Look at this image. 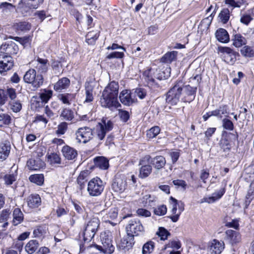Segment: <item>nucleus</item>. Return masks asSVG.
Returning a JSON list of instances; mask_svg holds the SVG:
<instances>
[{"instance_id":"1","label":"nucleus","mask_w":254,"mask_h":254,"mask_svg":"<svg viewBox=\"0 0 254 254\" xmlns=\"http://www.w3.org/2000/svg\"><path fill=\"white\" fill-rule=\"evenodd\" d=\"M100 221L98 218L93 217L85 223L81 234L83 240L86 243L90 242L98 231Z\"/></svg>"},{"instance_id":"2","label":"nucleus","mask_w":254,"mask_h":254,"mask_svg":"<svg viewBox=\"0 0 254 254\" xmlns=\"http://www.w3.org/2000/svg\"><path fill=\"white\" fill-rule=\"evenodd\" d=\"M184 82L182 80H177L174 85L168 91L166 94V102L171 105H176L182 98Z\"/></svg>"},{"instance_id":"3","label":"nucleus","mask_w":254,"mask_h":254,"mask_svg":"<svg viewBox=\"0 0 254 254\" xmlns=\"http://www.w3.org/2000/svg\"><path fill=\"white\" fill-rule=\"evenodd\" d=\"M184 82L182 80H177L174 85L168 91L166 94V102L171 105H176L182 98Z\"/></svg>"},{"instance_id":"4","label":"nucleus","mask_w":254,"mask_h":254,"mask_svg":"<svg viewBox=\"0 0 254 254\" xmlns=\"http://www.w3.org/2000/svg\"><path fill=\"white\" fill-rule=\"evenodd\" d=\"M113 128V123L111 120L103 118L101 122L98 123L94 128L93 133L99 140H103L107 132Z\"/></svg>"},{"instance_id":"5","label":"nucleus","mask_w":254,"mask_h":254,"mask_svg":"<svg viewBox=\"0 0 254 254\" xmlns=\"http://www.w3.org/2000/svg\"><path fill=\"white\" fill-rule=\"evenodd\" d=\"M105 183L99 177L91 179L87 184V191L91 196H99L103 192Z\"/></svg>"},{"instance_id":"6","label":"nucleus","mask_w":254,"mask_h":254,"mask_svg":"<svg viewBox=\"0 0 254 254\" xmlns=\"http://www.w3.org/2000/svg\"><path fill=\"white\" fill-rule=\"evenodd\" d=\"M24 81L30 84L34 90L37 89L42 85L44 78L42 75L37 74L34 69H30L25 73L23 77Z\"/></svg>"},{"instance_id":"7","label":"nucleus","mask_w":254,"mask_h":254,"mask_svg":"<svg viewBox=\"0 0 254 254\" xmlns=\"http://www.w3.org/2000/svg\"><path fill=\"white\" fill-rule=\"evenodd\" d=\"M100 239L102 245L94 244L93 247L104 254H112L114 252L115 248L113 245L111 237L106 232H103L100 234Z\"/></svg>"},{"instance_id":"8","label":"nucleus","mask_w":254,"mask_h":254,"mask_svg":"<svg viewBox=\"0 0 254 254\" xmlns=\"http://www.w3.org/2000/svg\"><path fill=\"white\" fill-rule=\"evenodd\" d=\"M164 74L163 72H160V71H158L157 69L147 67L143 72V76L149 86L155 85L158 87V85L155 84V78L159 80L165 79L168 76L165 75Z\"/></svg>"},{"instance_id":"9","label":"nucleus","mask_w":254,"mask_h":254,"mask_svg":"<svg viewBox=\"0 0 254 254\" xmlns=\"http://www.w3.org/2000/svg\"><path fill=\"white\" fill-rule=\"evenodd\" d=\"M76 139L78 142L86 143L89 142L93 136V130L88 127H81L75 132Z\"/></svg>"},{"instance_id":"10","label":"nucleus","mask_w":254,"mask_h":254,"mask_svg":"<svg viewBox=\"0 0 254 254\" xmlns=\"http://www.w3.org/2000/svg\"><path fill=\"white\" fill-rule=\"evenodd\" d=\"M127 233L134 236L142 234L144 232V227L139 220L137 219L130 220L126 227Z\"/></svg>"},{"instance_id":"11","label":"nucleus","mask_w":254,"mask_h":254,"mask_svg":"<svg viewBox=\"0 0 254 254\" xmlns=\"http://www.w3.org/2000/svg\"><path fill=\"white\" fill-rule=\"evenodd\" d=\"M151 157L146 155L143 157L139 161V165L141 166L139 169V177L142 179L147 177L152 172V167L148 165Z\"/></svg>"},{"instance_id":"12","label":"nucleus","mask_w":254,"mask_h":254,"mask_svg":"<svg viewBox=\"0 0 254 254\" xmlns=\"http://www.w3.org/2000/svg\"><path fill=\"white\" fill-rule=\"evenodd\" d=\"M100 102L102 107L109 109L117 108L121 106L117 97L104 93H102Z\"/></svg>"},{"instance_id":"13","label":"nucleus","mask_w":254,"mask_h":254,"mask_svg":"<svg viewBox=\"0 0 254 254\" xmlns=\"http://www.w3.org/2000/svg\"><path fill=\"white\" fill-rule=\"evenodd\" d=\"M196 89V87H192L189 85H184L181 98L182 101L190 103L193 101L195 98Z\"/></svg>"},{"instance_id":"14","label":"nucleus","mask_w":254,"mask_h":254,"mask_svg":"<svg viewBox=\"0 0 254 254\" xmlns=\"http://www.w3.org/2000/svg\"><path fill=\"white\" fill-rule=\"evenodd\" d=\"M19 51L18 46L13 42L10 41L2 44L0 47V52L1 54L8 56L16 55Z\"/></svg>"},{"instance_id":"15","label":"nucleus","mask_w":254,"mask_h":254,"mask_svg":"<svg viewBox=\"0 0 254 254\" xmlns=\"http://www.w3.org/2000/svg\"><path fill=\"white\" fill-rule=\"evenodd\" d=\"M14 65L11 57L4 54H0V73L5 72L10 70Z\"/></svg>"},{"instance_id":"16","label":"nucleus","mask_w":254,"mask_h":254,"mask_svg":"<svg viewBox=\"0 0 254 254\" xmlns=\"http://www.w3.org/2000/svg\"><path fill=\"white\" fill-rule=\"evenodd\" d=\"M241 240V235L238 232L231 229H228L225 231L224 240L231 245L239 243Z\"/></svg>"},{"instance_id":"17","label":"nucleus","mask_w":254,"mask_h":254,"mask_svg":"<svg viewBox=\"0 0 254 254\" xmlns=\"http://www.w3.org/2000/svg\"><path fill=\"white\" fill-rule=\"evenodd\" d=\"M224 248V242L215 239L209 243L208 247L209 251L211 254H221Z\"/></svg>"},{"instance_id":"18","label":"nucleus","mask_w":254,"mask_h":254,"mask_svg":"<svg viewBox=\"0 0 254 254\" xmlns=\"http://www.w3.org/2000/svg\"><path fill=\"white\" fill-rule=\"evenodd\" d=\"M119 99L121 103L126 106H130L136 101L132 93L128 90H124L120 94Z\"/></svg>"},{"instance_id":"19","label":"nucleus","mask_w":254,"mask_h":254,"mask_svg":"<svg viewBox=\"0 0 254 254\" xmlns=\"http://www.w3.org/2000/svg\"><path fill=\"white\" fill-rule=\"evenodd\" d=\"M220 51L223 53V57L226 62L231 64L235 63L238 53L229 47H222L220 49Z\"/></svg>"},{"instance_id":"20","label":"nucleus","mask_w":254,"mask_h":254,"mask_svg":"<svg viewBox=\"0 0 254 254\" xmlns=\"http://www.w3.org/2000/svg\"><path fill=\"white\" fill-rule=\"evenodd\" d=\"M134 244V235L127 234L121 239L118 245V247L121 250H129Z\"/></svg>"},{"instance_id":"21","label":"nucleus","mask_w":254,"mask_h":254,"mask_svg":"<svg viewBox=\"0 0 254 254\" xmlns=\"http://www.w3.org/2000/svg\"><path fill=\"white\" fill-rule=\"evenodd\" d=\"M62 152L65 159L68 160H73L77 156V151L74 148L68 145L63 147Z\"/></svg>"},{"instance_id":"22","label":"nucleus","mask_w":254,"mask_h":254,"mask_svg":"<svg viewBox=\"0 0 254 254\" xmlns=\"http://www.w3.org/2000/svg\"><path fill=\"white\" fill-rule=\"evenodd\" d=\"M126 181L120 178H116L112 183V189L115 192L122 193L126 190Z\"/></svg>"},{"instance_id":"23","label":"nucleus","mask_w":254,"mask_h":254,"mask_svg":"<svg viewBox=\"0 0 254 254\" xmlns=\"http://www.w3.org/2000/svg\"><path fill=\"white\" fill-rule=\"evenodd\" d=\"M119 88L118 83L115 81H112L108 84L102 93H106L117 98Z\"/></svg>"},{"instance_id":"24","label":"nucleus","mask_w":254,"mask_h":254,"mask_svg":"<svg viewBox=\"0 0 254 254\" xmlns=\"http://www.w3.org/2000/svg\"><path fill=\"white\" fill-rule=\"evenodd\" d=\"M225 192V188H223L218 191H217L212 194V196L209 197H205L201 199V202H207L208 203L214 202L217 200L220 199Z\"/></svg>"},{"instance_id":"25","label":"nucleus","mask_w":254,"mask_h":254,"mask_svg":"<svg viewBox=\"0 0 254 254\" xmlns=\"http://www.w3.org/2000/svg\"><path fill=\"white\" fill-rule=\"evenodd\" d=\"M45 166V163L40 159L36 160L30 159L27 162V167L31 170H39Z\"/></svg>"},{"instance_id":"26","label":"nucleus","mask_w":254,"mask_h":254,"mask_svg":"<svg viewBox=\"0 0 254 254\" xmlns=\"http://www.w3.org/2000/svg\"><path fill=\"white\" fill-rule=\"evenodd\" d=\"M166 162V159L163 156H156L153 158H151L149 163H150L156 169L160 170L165 166Z\"/></svg>"},{"instance_id":"27","label":"nucleus","mask_w":254,"mask_h":254,"mask_svg":"<svg viewBox=\"0 0 254 254\" xmlns=\"http://www.w3.org/2000/svg\"><path fill=\"white\" fill-rule=\"evenodd\" d=\"M11 146L9 142H5L0 143V159L1 160H5L8 156Z\"/></svg>"},{"instance_id":"28","label":"nucleus","mask_w":254,"mask_h":254,"mask_svg":"<svg viewBox=\"0 0 254 254\" xmlns=\"http://www.w3.org/2000/svg\"><path fill=\"white\" fill-rule=\"evenodd\" d=\"M27 204L29 207L37 208L41 205V199L39 194H32L27 199Z\"/></svg>"},{"instance_id":"29","label":"nucleus","mask_w":254,"mask_h":254,"mask_svg":"<svg viewBox=\"0 0 254 254\" xmlns=\"http://www.w3.org/2000/svg\"><path fill=\"white\" fill-rule=\"evenodd\" d=\"M103 214V219L106 222H110V219L113 220L117 218L118 216V209L116 207H112L109 210H106L102 211Z\"/></svg>"},{"instance_id":"30","label":"nucleus","mask_w":254,"mask_h":254,"mask_svg":"<svg viewBox=\"0 0 254 254\" xmlns=\"http://www.w3.org/2000/svg\"><path fill=\"white\" fill-rule=\"evenodd\" d=\"M94 165L100 169L106 170L109 167V161L103 156L96 157L94 159Z\"/></svg>"},{"instance_id":"31","label":"nucleus","mask_w":254,"mask_h":254,"mask_svg":"<svg viewBox=\"0 0 254 254\" xmlns=\"http://www.w3.org/2000/svg\"><path fill=\"white\" fill-rule=\"evenodd\" d=\"M49 66V64L48 60L38 58L35 67L38 72L40 73L46 72Z\"/></svg>"},{"instance_id":"32","label":"nucleus","mask_w":254,"mask_h":254,"mask_svg":"<svg viewBox=\"0 0 254 254\" xmlns=\"http://www.w3.org/2000/svg\"><path fill=\"white\" fill-rule=\"evenodd\" d=\"M70 85V80L66 77H63L59 79L54 85V89L60 91L67 88Z\"/></svg>"},{"instance_id":"33","label":"nucleus","mask_w":254,"mask_h":254,"mask_svg":"<svg viewBox=\"0 0 254 254\" xmlns=\"http://www.w3.org/2000/svg\"><path fill=\"white\" fill-rule=\"evenodd\" d=\"M217 39L221 43H227L229 41V35L227 31L223 28L217 30L215 33Z\"/></svg>"},{"instance_id":"34","label":"nucleus","mask_w":254,"mask_h":254,"mask_svg":"<svg viewBox=\"0 0 254 254\" xmlns=\"http://www.w3.org/2000/svg\"><path fill=\"white\" fill-rule=\"evenodd\" d=\"M24 219V215L21 210L16 208L13 212V220L12 223L13 225L16 226L20 224Z\"/></svg>"},{"instance_id":"35","label":"nucleus","mask_w":254,"mask_h":254,"mask_svg":"<svg viewBox=\"0 0 254 254\" xmlns=\"http://www.w3.org/2000/svg\"><path fill=\"white\" fill-rule=\"evenodd\" d=\"M88 171L86 170L81 172L78 176L77 182L81 190L84 189L85 184L88 180Z\"/></svg>"},{"instance_id":"36","label":"nucleus","mask_w":254,"mask_h":254,"mask_svg":"<svg viewBox=\"0 0 254 254\" xmlns=\"http://www.w3.org/2000/svg\"><path fill=\"white\" fill-rule=\"evenodd\" d=\"M39 247V244L37 240L29 241L25 246V250L28 254H33Z\"/></svg>"},{"instance_id":"37","label":"nucleus","mask_w":254,"mask_h":254,"mask_svg":"<svg viewBox=\"0 0 254 254\" xmlns=\"http://www.w3.org/2000/svg\"><path fill=\"white\" fill-rule=\"evenodd\" d=\"M233 45L237 48L241 47L247 43V40L240 34H236L232 39Z\"/></svg>"},{"instance_id":"38","label":"nucleus","mask_w":254,"mask_h":254,"mask_svg":"<svg viewBox=\"0 0 254 254\" xmlns=\"http://www.w3.org/2000/svg\"><path fill=\"white\" fill-rule=\"evenodd\" d=\"M99 36L98 30L89 32L86 35V41L89 45H94Z\"/></svg>"},{"instance_id":"39","label":"nucleus","mask_w":254,"mask_h":254,"mask_svg":"<svg viewBox=\"0 0 254 254\" xmlns=\"http://www.w3.org/2000/svg\"><path fill=\"white\" fill-rule=\"evenodd\" d=\"M75 97V94L64 93L59 94L58 96V99L62 102L63 104L70 105V102Z\"/></svg>"},{"instance_id":"40","label":"nucleus","mask_w":254,"mask_h":254,"mask_svg":"<svg viewBox=\"0 0 254 254\" xmlns=\"http://www.w3.org/2000/svg\"><path fill=\"white\" fill-rule=\"evenodd\" d=\"M43 1L44 0H20L19 3H23L30 8L36 9Z\"/></svg>"},{"instance_id":"41","label":"nucleus","mask_w":254,"mask_h":254,"mask_svg":"<svg viewBox=\"0 0 254 254\" xmlns=\"http://www.w3.org/2000/svg\"><path fill=\"white\" fill-rule=\"evenodd\" d=\"M177 54L178 52L176 51L167 52L161 58V61L163 63H170L176 60Z\"/></svg>"},{"instance_id":"42","label":"nucleus","mask_w":254,"mask_h":254,"mask_svg":"<svg viewBox=\"0 0 254 254\" xmlns=\"http://www.w3.org/2000/svg\"><path fill=\"white\" fill-rule=\"evenodd\" d=\"M29 180L31 183L42 186L44 184V177L43 174H34L30 176Z\"/></svg>"},{"instance_id":"43","label":"nucleus","mask_w":254,"mask_h":254,"mask_svg":"<svg viewBox=\"0 0 254 254\" xmlns=\"http://www.w3.org/2000/svg\"><path fill=\"white\" fill-rule=\"evenodd\" d=\"M60 117L62 120L66 121H71L74 118V113L73 111L68 108H64L60 114Z\"/></svg>"},{"instance_id":"44","label":"nucleus","mask_w":254,"mask_h":254,"mask_svg":"<svg viewBox=\"0 0 254 254\" xmlns=\"http://www.w3.org/2000/svg\"><path fill=\"white\" fill-rule=\"evenodd\" d=\"M242 55L247 58H252L254 57V48L245 46L241 50Z\"/></svg>"},{"instance_id":"45","label":"nucleus","mask_w":254,"mask_h":254,"mask_svg":"<svg viewBox=\"0 0 254 254\" xmlns=\"http://www.w3.org/2000/svg\"><path fill=\"white\" fill-rule=\"evenodd\" d=\"M47 229L45 226H39L36 227L33 231L34 237L41 238L46 233Z\"/></svg>"},{"instance_id":"46","label":"nucleus","mask_w":254,"mask_h":254,"mask_svg":"<svg viewBox=\"0 0 254 254\" xmlns=\"http://www.w3.org/2000/svg\"><path fill=\"white\" fill-rule=\"evenodd\" d=\"M154 249V243L151 241H148L144 244L142 247V254H150Z\"/></svg>"},{"instance_id":"47","label":"nucleus","mask_w":254,"mask_h":254,"mask_svg":"<svg viewBox=\"0 0 254 254\" xmlns=\"http://www.w3.org/2000/svg\"><path fill=\"white\" fill-rule=\"evenodd\" d=\"M68 124L66 122H62L57 127V129L55 131L56 134L60 136L61 135L64 134L68 128Z\"/></svg>"},{"instance_id":"48","label":"nucleus","mask_w":254,"mask_h":254,"mask_svg":"<svg viewBox=\"0 0 254 254\" xmlns=\"http://www.w3.org/2000/svg\"><path fill=\"white\" fill-rule=\"evenodd\" d=\"M156 235L160 238L161 240L164 241L167 239L170 233L165 228L160 227L156 232Z\"/></svg>"},{"instance_id":"49","label":"nucleus","mask_w":254,"mask_h":254,"mask_svg":"<svg viewBox=\"0 0 254 254\" xmlns=\"http://www.w3.org/2000/svg\"><path fill=\"white\" fill-rule=\"evenodd\" d=\"M14 26L17 30L22 31H28L31 28V24L25 21L16 23Z\"/></svg>"},{"instance_id":"50","label":"nucleus","mask_w":254,"mask_h":254,"mask_svg":"<svg viewBox=\"0 0 254 254\" xmlns=\"http://www.w3.org/2000/svg\"><path fill=\"white\" fill-rule=\"evenodd\" d=\"M177 206L178 207V211L177 214H176L175 215H173V216H171L170 217V218L171 219L172 221L174 222H176L178 220L180 214H181L182 212H183L184 209V203L182 202L181 201H178Z\"/></svg>"},{"instance_id":"51","label":"nucleus","mask_w":254,"mask_h":254,"mask_svg":"<svg viewBox=\"0 0 254 254\" xmlns=\"http://www.w3.org/2000/svg\"><path fill=\"white\" fill-rule=\"evenodd\" d=\"M160 131V128L158 126L153 127L147 131V137L149 139L154 138L159 133Z\"/></svg>"},{"instance_id":"52","label":"nucleus","mask_w":254,"mask_h":254,"mask_svg":"<svg viewBox=\"0 0 254 254\" xmlns=\"http://www.w3.org/2000/svg\"><path fill=\"white\" fill-rule=\"evenodd\" d=\"M225 3L232 9L235 7H240L244 3V0H225Z\"/></svg>"},{"instance_id":"53","label":"nucleus","mask_w":254,"mask_h":254,"mask_svg":"<svg viewBox=\"0 0 254 254\" xmlns=\"http://www.w3.org/2000/svg\"><path fill=\"white\" fill-rule=\"evenodd\" d=\"M10 109L15 113L19 112L22 109V104L19 100H12L10 102Z\"/></svg>"},{"instance_id":"54","label":"nucleus","mask_w":254,"mask_h":254,"mask_svg":"<svg viewBox=\"0 0 254 254\" xmlns=\"http://www.w3.org/2000/svg\"><path fill=\"white\" fill-rule=\"evenodd\" d=\"M219 17L223 23H226L230 17V11L227 8H224L219 14Z\"/></svg>"},{"instance_id":"55","label":"nucleus","mask_w":254,"mask_h":254,"mask_svg":"<svg viewBox=\"0 0 254 254\" xmlns=\"http://www.w3.org/2000/svg\"><path fill=\"white\" fill-rule=\"evenodd\" d=\"M53 91L51 90H44L40 95V97L43 102L47 103L52 97Z\"/></svg>"},{"instance_id":"56","label":"nucleus","mask_w":254,"mask_h":254,"mask_svg":"<svg viewBox=\"0 0 254 254\" xmlns=\"http://www.w3.org/2000/svg\"><path fill=\"white\" fill-rule=\"evenodd\" d=\"M48 159L51 164H60L61 162V158L60 155L55 153H53L49 155Z\"/></svg>"},{"instance_id":"57","label":"nucleus","mask_w":254,"mask_h":254,"mask_svg":"<svg viewBox=\"0 0 254 254\" xmlns=\"http://www.w3.org/2000/svg\"><path fill=\"white\" fill-rule=\"evenodd\" d=\"M9 214V210L5 209L2 211L0 215V223H4L1 225V227H5L8 225V223L5 221L7 220Z\"/></svg>"},{"instance_id":"58","label":"nucleus","mask_w":254,"mask_h":254,"mask_svg":"<svg viewBox=\"0 0 254 254\" xmlns=\"http://www.w3.org/2000/svg\"><path fill=\"white\" fill-rule=\"evenodd\" d=\"M9 38L18 42L24 46H26L30 41V38L29 36H25L24 37L9 36Z\"/></svg>"},{"instance_id":"59","label":"nucleus","mask_w":254,"mask_h":254,"mask_svg":"<svg viewBox=\"0 0 254 254\" xmlns=\"http://www.w3.org/2000/svg\"><path fill=\"white\" fill-rule=\"evenodd\" d=\"M93 89L90 87H86L85 89V99L84 103H90L93 100Z\"/></svg>"},{"instance_id":"60","label":"nucleus","mask_w":254,"mask_h":254,"mask_svg":"<svg viewBox=\"0 0 254 254\" xmlns=\"http://www.w3.org/2000/svg\"><path fill=\"white\" fill-rule=\"evenodd\" d=\"M11 117L6 114H0V125H8L10 123Z\"/></svg>"},{"instance_id":"61","label":"nucleus","mask_w":254,"mask_h":254,"mask_svg":"<svg viewBox=\"0 0 254 254\" xmlns=\"http://www.w3.org/2000/svg\"><path fill=\"white\" fill-rule=\"evenodd\" d=\"M167 207L165 205H161L158 206L157 207L154 208V212L155 214L161 216L165 215L167 212Z\"/></svg>"},{"instance_id":"62","label":"nucleus","mask_w":254,"mask_h":254,"mask_svg":"<svg viewBox=\"0 0 254 254\" xmlns=\"http://www.w3.org/2000/svg\"><path fill=\"white\" fill-rule=\"evenodd\" d=\"M222 126L225 129L233 130L234 129V125L231 121L227 119H224L222 120Z\"/></svg>"},{"instance_id":"63","label":"nucleus","mask_w":254,"mask_h":254,"mask_svg":"<svg viewBox=\"0 0 254 254\" xmlns=\"http://www.w3.org/2000/svg\"><path fill=\"white\" fill-rule=\"evenodd\" d=\"M181 247V243L179 240H172L169 241L168 244L166 245L165 248H171L176 250L179 249Z\"/></svg>"},{"instance_id":"64","label":"nucleus","mask_w":254,"mask_h":254,"mask_svg":"<svg viewBox=\"0 0 254 254\" xmlns=\"http://www.w3.org/2000/svg\"><path fill=\"white\" fill-rule=\"evenodd\" d=\"M6 96H8L11 101L15 100L17 96L16 90L12 88H8L6 91Z\"/></svg>"}]
</instances>
